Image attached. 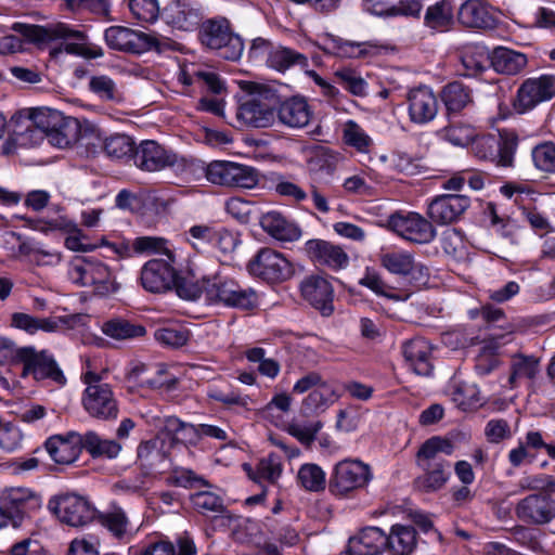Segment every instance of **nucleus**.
<instances>
[{"instance_id":"nucleus-7","label":"nucleus","mask_w":555,"mask_h":555,"mask_svg":"<svg viewBox=\"0 0 555 555\" xmlns=\"http://www.w3.org/2000/svg\"><path fill=\"white\" fill-rule=\"evenodd\" d=\"M49 507L61 522L76 528L90 524L96 516V511L90 502L74 493L51 499Z\"/></svg>"},{"instance_id":"nucleus-27","label":"nucleus","mask_w":555,"mask_h":555,"mask_svg":"<svg viewBox=\"0 0 555 555\" xmlns=\"http://www.w3.org/2000/svg\"><path fill=\"white\" fill-rule=\"evenodd\" d=\"M162 435L142 441L137 449V464L146 474H153L165 463L167 453L164 449L165 441Z\"/></svg>"},{"instance_id":"nucleus-60","label":"nucleus","mask_w":555,"mask_h":555,"mask_svg":"<svg viewBox=\"0 0 555 555\" xmlns=\"http://www.w3.org/2000/svg\"><path fill=\"white\" fill-rule=\"evenodd\" d=\"M520 491H540L539 493L555 492V478L551 475L524 476L518 481Z\"/></svg>"},{"instance_id":"nucleus-36","label":"nucleus","mask_w":555,"mask_h":555,"mask_svg":"<svg viewBox=\"0 0 555 555\" xmlns=\"http://www.w3.org/2000/svg\"><path fill=\"white\" fill-rule=\"evenodd\" d=\"M459 21L466 27L487 28L493 25L489 8L481 0H467L459 10Z\"/></svg>"},{"instance_id":"nucleus-32","label":"nucleus","mask_w":555,"mask_h":555,"mask_svg":"<svg viewBox=\"0 0 555 555\" xmlns=\"http://www.w3.org/2000/svg\"><path fill=\"white\" fill-rule=\"evenodd\" d=\"M278 117L287 127L302 128L309 124L311 111L306 100L294 96L281 104Z\"/></svg>"},{"instance_id":"nucleus-9","label":"nucleus","mask_w":555,"mask_h":555,"mask_svg":"<svg viewBox=\"0 0 555 555\" xmlns=\"http://www.w3.org/2000/svg\"><path fill=\"white\" fill-rule=\"evenodd\" d=\"M372 479L370 466L358 460H344L334 467L330 490L336 495H346L364 488Z\"/></svg>"},{"instance_id":"nucleus-52","label":"nucleus","mask_w":555,"mask_h":555,"mask_svg":"<svg viewBox=\"0 0 555 555\" xmlns=\"http://www.w3.org/2000/svg\"><path fill=\"white\" fill-rule=\"evenodd\" d=\"M99 521L117 539H124L129 532L128 517L120 507L100 514Z\"/></svg>"},{"instance_id":"nucleus-59","label":"nucleus","mask_w":555,"mask_h":555,"mask_svg":"<svg viewBox=\"0 0 555 555\" xmlns=\"http://www.w3.org/2000/svg\"><path fill=\"white\" fill-rule=\"evenodd\" d=\"M532 159L535 167L545 172H555V143L543 142L532 150Z\"/></svg>"},{"instance_id":"nucleus-31","label":"nucleus","mask_w":555,"mask_h":555,"mask_svg":"<svg viewBox=\"0 0 555 555\" xmlns=\"http://www.w3.org/2000/svg\"><path fill=\"white\" fill-rule=\"evenodd\" d=\"M33 229L47 232V231H63L66 233H72L65 240V246L75 251L86 250V246L80 241V230L77 228V224L70 219L60 216L54 219H50L47 221L38 220L36 222H31L29 224Z\"/></svg>"},{"instance_id":"nucleus-13","label":"nucleus","mask_w":555,"mask_h":555,"mask_svg":"<svg viewBox=\"0 0 555 555\" xmlns=\"http://www.w3.org/2000/svg\"><path fill=\"white\" fill-rule=\"evenodd\" d=\"M469 206L468 196L442 194L436 196L428 204L427 214L433 222L446 225L459 221Z\"/></svg>"},{"instance_id":"nucleus-4","label":"nucleus","mask_w":555,"mask_h":555,"mask_svg":"<svg viewBox=\"0 0 555 555\" xmlns=\"http://www.w3.org/2000/svg\"><path fill=\"white\" fill-rule=\"evenodd\" d=\"M204 295L207 301L238 309L257 306V295L251 288L242 287L230 278L214 276L204 280Z\"/></svg>"},{"instance_id":"nucleus-25","label":"nucleus","mask_w":555,"mask_h":555,"mask_svg":"<svg viewBox=\"0 0 555 555\" xmlns=\"http://www.w3.org/2000/svg\"><path fill=\"white\" fill-rule=\"evenodd\" d=\"M168 25L183 31H191L201 21L199 12L185 0H173L164 10Z\"/></svg>"},{"instance_id":"nucleus-14","label":"nucleus","mask_w":555,"mask_h":555,"mask_svg":"<svg viewBox=\"0 0 555 555\" xmlns=\"http://www.w3.org/2000/svg\"><path fill=\"white\" fill-rule=\"evenodd\" d=\"M555 95V77L543 75L527 79L518 89L516 107L520 112L533 108Z\"/></svg>"},{"instance_id":"nucleus-62","label":"nucleus","mask_w":555,"mask_h":555,"mask_svg":"<svg viewBox=\"0 0 555 555\" xmlns=\"http://www.w3.org/2000/svg\"><path fill=\"white\" fill-rule=\"evenodd\" d=\"M234 163L215 160L206 168V178L209 182L222 186H231Z\"/></svg>"},{"instance_id":"nucleus-24","label":"nucleus","mask_w":555,"mask_h":555,"mask_svg":"<svg viewBox=\"0 0 555 555\" xmlns=\"http://www.w3.org/2000/svg\"><path fill=\"white\" fill-rule=\"evenodd\" d=\"M46 448L51 459L57 463L67 465L75 462L82 448V435L69 433L67 437L55 436L48 439Z\"/></svg>"},{"instance_id":"nucleus-19","label":"nucleus","mask_w":555,"mask_h":555,"mask_svg":"<svg viewBox=\"0 0 555 555\" xmlns=\"http://www.w3.org/2000/svg\"><path fill=\"white\" fill-rule=\"evenodd\" d=\"M176 281V270L164 259H152L142 268V285L151 293L166 292L172 287Z\"/></svg>"},{"instance_id":"nucleus-8","label":"nucleus","mask_w":555,"mask_h":555,"mask_svg":"<svg viewBox=\"0 0 555 555\" xmlns=\"http://www.w3.org/2000/svg\"><path fill=\"white\" fill-rule=\"evenodd\" d=\"M22 376H33L35 380H49L57 386L66 384V377L52 354L46 350L38 351L34 347H23Z\"/></svg>"},{"instance_id":"nucleus-28","label":"nucleus","mask_w":555,"mask_h":555,"mask_svg":"<svg viewBox=\"0 0 555 555\" xmlns=\"http://www.w3.org/2000/svg\"><path fill=\"white\" fill-rule=\"evenodd\" d=\"M260 225L270 236L281 242H295L301 236L300 228L278 211L262 215Z\"/></svg>"},{"instance_id":"nucleus-18","label":"nucleus","mask_w":555,"mask_h":555,"mask_svg":"<svg viewBox=\"0 0 555 555\" xmlns=\"http://www.w3.org/2000/svg\"><path fill=\"white\" fill-rule=\"evenodd\" d=\"M410 120L416 125L431 121L438 113V100L428 87L422 86L409 91L406 95Z\"/></svg>"},{"instance_id":"nucleus-49","label":"nucleus","mask_w":555,"mask_h":555,"mask_svg":"<svg viewBox=\"0 0 555 555\" xmlns=\"http://www.w3.org/2000/svg\"><path fill=\"white\" fill-rule=\"evenodd\" d=\"M452 401L463 411L474 410L482 404L479 388L475 384L462 383L454 387Z\"/></svg>"},{"instance_id":"nucleus-42","label":"nucleus","mask_w":555,"mask_h":555,"mask_svg":"<svg viewBox=\"0 0 555 555\" xmlns=\"http://www.w3.org/2000/svg\"><path fill=\"white\" fill-rule=\"evenodd\" d=\"M238 115L246 124L256 128L269 127L275 116L272 108L256 100L247 101L241 105Z\"/></svg>"},{"instance_id":"nucleus-15","label":"nucleus","mask_w":555,"mask_h":555,"mask_svg":"<svg viewBox=\"0 0 555 555\" xmlns=\"http://www.w3.org/2000/svg\"><path fill=\"white\" fill-rule=\"evenodd\" d=\"M133 160L140 169L153 172L175 166L178 157L157 142L146 140L135 149Z\"/></svg>"},{"instance_id":"nucleus-47","label":"nucleus","mask_w":555,"mask_h":555,"mask_svg":"<svg viewBox=\"0 0 555 555\" xmlns=\"http://www.w3.org/2000/svg\"><path fill=\"white\" fill-rule=\"evenodd\" d=\"M442 101L449 112H460L472 102L470 90L461 82H450L443 88Z\"/></svg>"},{"instance_id":"nucleus-41","label":"nucleus","mask_w":555,"mask_h":555,"mask_svg":"<svg viewBox=\"0 0 555 555\" xmlns=\"http://www.w3.org/2000/svg\"><path fill=\"white\" fill-rule=\"evenodd\" d=\"M461 62L466 76H475L482 73L488 64H491V54L486 47L480 44H466L461 52Z\"/></svg>"},{"instance_id":"nucleus-26","label":"nucleus","mask_w":555,"mask_h":555,"mask_svg":"<svg viewBox=\"0 0 555 555\" xmlns=\"http://www.w3.org/2000/svg\"><path fill=\"white\" fill-rule=\"evenodd\" d=\"M17 118L25 119L28 124L26 130L33 127L42 133H56L63 125V116L59 111L50 109L47 107L27 108L20 112Z\"/></svg>"},{"instance_id":"nucleus-57","label":"nucleus","mask_w":555,"mask_h":555,"mask_svg":"<svg viewBox=\"0 0 555 555\" xmlns=\"http://www.w3.org/2000/svg\"><path fill=\"white\" fill-rule=\"evenodd\" d=\"M12 324L28 333H35L38 330L46 332H53L56 328V323L49 319H39L26 313H14L12 315Z\"/></svg>"},{"instance_id":"nucleus-10","label":"nucleus","mask_w":555,"mask_h":555,"mask_svg":"<svg viewBox=\"0 0 555 555\" xmlns=\"http://www.w3.org/2000/svg\"><path fill=\"white\" fill-rule=\"evenodd\" d=\"M248 271L267 282L275 283L289 279L294 273V267L283 254L271 248H262L248 262Z\"/></svg>"},{"instance_id":"nucleus-64","label":"nucleus","mask_w":555,"mask_h":555,"mask_svg":"<svg viewBox=\"0 0 555 555\" xmlns=\"http://www.w3.org/2000/svg\"><path fill=\"white\" fill-rule=\"evenodd\" d=\"M89 89L104 101H115L119 99L116 83L105 75L91 77L89 80Z\"/></svg>"},{"instance_id":"nucleus-11","label":"nucleus","mask_w":555,"mask_h":555,"mask_svg":"<svg viewBox=\"0 0 555 555\" xmlns=\"http://www.w3.org/2000/svg\"><path fill=\"white\" fill-rule=\"evenodd\" d=\"M431 222L417 212L393 214L387 220L390 230L417 244L429 243L436 237V229Z\"/></svg>"},{"instance_id":"nucleus-12","label":"nucleus","mask_w":555,"mask_h":555,"mask_svg":"<svg viewBox=\"0 0 555 555\" xmlns=\"http://www.w3.org/2000/svg\"><path fill=\"white\" fill-rule=\"evenodd\" d=\"M515 515L527 525H547L555 517V500L545 493L528 494L516 503Z\"/></svg>"},{"instance_id":"nucleus-48","label":"nucleus","mask_w":555,"mask_h":555,"mask_svg":"<svg viewBox=\"0 0 555 555\" xmlns=\"http://www.w3.org/2000/svg\"><path fill=\"white\" fill-rule=\"evenodd\" d=\"M297 481L305 490L319 492L325 489V473L319 465L307 463L300 466Z\"/></svg>"},{"instance_id":"nucleus-39","label":"nucleus","mask_w":555,"mask_h":555,"mask_svg":"<svg viewBox=\"0 0 555 555\" xmlns=\"http://www.w3.org/2000/svg\"><path fill=\"white\" fill-rule=\"evenodd\" d=\"M17 255H24L29 262L38 267H54L62 260L61 253L46 249L40 243L30 238L29 242H23L16 249Z\"/></svg>"},{"instance_id":"nucleus-43","label":"nucleus","mask_w":555,"mask_h":555,"mask_svg":"<svg viewBox=\"0 0 555 555\" xmlns=\"http://www.w3.org/2000/svg\"><path fill=\"white\" fill-rule=\"evenodd\" d=\"M244 469L255 481L274 483L282 474V463L278 455L269 454L267 457L259 461L255 472L248 464H244Z\"/></svg>"},{"instance_id":"nucleus-58","label":"nucleus","mask_w":555,"mask_h":555,"mask_svg":"<svg viewBox=\"0 0 555 555\" xmlns=\"http://www.w3.org/2000/svg\"><path fill=\"white\" fill-rule=\"evenodd\" d=\"M323 423L321 421L309 422L300 424L292 422L287 425L286 431L296 438L300 443L310 446L317 437V434L322 429Z\"/></svg>"},{"instance_id":"nucleus-40","label":"nucleus","mask_w":555,"mask_h":555,"mask_svg":"<svg viewBox=\"0 0 555 555\" xmlns=\"http://www.w3.org/2000/svg\"><path fill=\"white\" fill-rule=\"evenodd\" d=\"M454 447L450 440L440 437H433L426 440L416 454L417 465L421 468H428L433 463L446 462L438 456L442 452L447 455L453 453Z\"/></svg>"},{"instance_id":"nucleus-54","label":"nucleus","mask_w":555,"mask_h":555,"mask_svg":"<svg viewBox=\"0 0 555 555\" xmlns=\"http://www.w3.org/2000/svg\"><path fill=\"white\" fill-rule=\"evenodd\" d=\"M338 396L334 387L324 380L313 389L304 400V404L310 410L324 411L327 406L337 400Z\"/></svg>"},{"instance_id":"nucleus-17","label":"nucleus","mask_w":555,"mask_h":555,"mask_svg":"<svg viewBox=\"0 0 555 555\" xmlns=\"http://www.w3.org/2000/svg\"><path fill=\"white\" fill-rule=\"evenodd\" d=\"M165 429L173 434L172 439L179 442L195 443L197 438L209 437L220 441L228 439V433L224 428L210 424H199L197 426L184 424L176 417L165 420Z\"/></svg>"},{"instance_id":"nucleus-29","label":"nucleus","mask_w":555,"mask_h":555,"mask_svg":"<svg viewBox=\"0 0 555 555\" xmlns=\"http://www.w3.org/2000/svg\"><path fill=\"white\" fill-rule=\"evenodd\" d=\"M83 139L88 141V145L91 144L94 147L103 149L107 156L113 158L133 157L135 151L134 142L126 134H113L103 138L100 133H93L85 135Z\"/></svg>"},{"instance_id":"nucleus-50","label":"nucleus","mask_w":555,"mask_h":555,"mask_svg":"<svg viewBox=\"0 0 555 555\" xmlns=\"http://www.w3.org/2000/svg\"><path fill=\"white\" fill-rule=\"evenodd\" d=\"M448 467L449 463L446 461L433 463L428 468H422L425 474L416 480L418 487L425 491L439 490L448 480Z\"/></svg>"},{"instance_id":"nucleus-23","label":"nucleus","mask_w":555,"mask_h":555,"mask_svg":"<svg viewBox=\"0 0 555 555\" xmlns=\"http://www.w3.org/2000/svg\"><path fill=\"white\" fill-rule=\"evenodd\" d=\"M433 346L425 338L416 337L403 345L405 361L415 374L429 376L433 372Z\"/></svg>"},{"instance_id":"nucleus-55","label":"nucleus","mask_w":555,"mask_h":555,"mask_svg":"<svg viewBox=\"0 0 555 555\" xmlns=\"http://www.w3.org/2000/svg\"><path fill=\"white\" fill-rule=\"evenodd\" d=\"M440 133L444 140L456 146L467 145L475 137L473 127L462 120L451 121Z\"/></svg>"},{"instance_id":"nucleus-30","label":"nucleus","mask_w":555,"mask_h":555,"mask_svg":"<svg viewBox=\"0 0 555 555\" xmlns=\"http://www.w3.org/2000/svg\"><path fill=\"white\" fill-rule=\"evenodd\" d=\"M508 385L516 388L521 380L532 382L540 372V359L534 356L514 353L509 361Z\"/></svg>"},{"instance_id":"nucleus-35","label":"nucleus","mask_w":555,"mask_h":555,"mask_svg":"<svg viewBox=\"0 0 555 555\" xmlns=\"http://www.w3.org/2000/svg\"><path fill=\"white\" fill-rule=\"evenodd\" d=\"M321 49L328 54L339 57H362L370 54L375 47L369 42L349 41L327 35Z\"/></svg>"},{"instance_id":"nucleus-34","label":"nucleus","mask_w":555,"mask_h":555,"mask_svg":"<svg viewBox=\"0 0 555 555\" xmlns=\"http://www.w3.org/2000/svg\"><path fill=\"white\" fill-rule=\"evenodd\" d=\"M380 266L389 273L408 276L418 271L423 273L424 267L417 263L414 256L409 251H387L379 256Z\"/></svg>"},{"instance_id":"nucleus-1","label":"nucleus","mask_w":555,"mask_h":555,"mask_svg":"<svg viewBox=\"0 0 555 555\" xmlns=\"http://www.w3.org/2000/svg\"><path fill=\"white\" fill-rule=\"evenodd\" d=\"M12 29L34 43H46L55 39H76L77 42H67L64 46V50L70 54L90 59H96L103 54L100 48H91L85 42V36L81 31L70 29L66 24L39 26L14 23Z\"/></svg>"},{"instance_id":"nucleus-46","label":"nucleus","mask_w":555,"mask_h":555,"mask_svg":"<svg viewBox=\"0 0 555 555\" xmlns=\"http://www.w3.org/2000/svg\"><path fill=\"white\" fill-rule=\"evenodd\" d=\"M103 333L114 339L124 340L141 337L145 334V327L140 324H133L127 320L116 319L103 324Z\"/></svg>"},{"instance_id":"nucleus-63","label":"nucleus","mask_w":555,"mask_h":555,"mask_svg":"<svg viewBox=\"0 0 555 555\" xmlns=\"http://www.w3.org/2000/svg\"><path fill=\"white\" fill-rule=\"evenodd\" d=\"M190 276H181L177 273V281L172 286L176 287V292L179 297L186 300H196L204 293V284L198 285L193 281L196 273L193 269H189Z\"/></svg>"},{"instance_id":"nucleus-20","label":"nucleus","mask_w":555,"mask_h":555,"mask_svg":"<svg viewBox=\"0 0 555 555\" xmlns=\"http://www.w3.org/2000/svg\"><path fill=\"white\" fill-rule=\"evenodd\" d=\"M305 250L313 262L333 270L345 269L349 264V256L344 248L328 241L309 240Z\"/></svg>"},{"instance_id":"nucleus-37","label":"nucleus","mask_w":555,"mask_h":555,"mask_svg":"<svg viewBox=\"0 0 555 555\" xmlns=\"http://www.w3.org/2000/svg\"><path fill=\"white\" fill-rule=\"evenodd\" d=\"M386 538V548L391 555H411L416 547V531L412 526L393 525Z\"/></svg>"},{"instance_id":"nucleus-3","label":"nucleus","mask_w":555,"mask_h":555,"mask_svg":"<svg viewBox=\"0 0 555 555\" xmlns=\"http://www.w3.org/2000/svg\"><path fill=\"white\" fill-rule=\"evenodd\" d=\"M86 389L82 395V406L87 413L98 420L108 421L118 416V402L109 384L102 382V376L92 371L83 374Z\"/></svg>"},{"instance_id":"nucleus-2","label":"nucleus","mask_w":555,"mask_h":555,"mask_svg":"<svg viewBox=\"0 0 555 555\" xmlns=\"http://www.w3.org/2000/svg\"><path fill=\"white\" fill-rule=\"evenodd\" d=\"M69 280L80 286L90 287L98 295H108L118 289L112 270L100 259L76 256L68 264Z\"/></svg>"},{"instance_id":"nucleus-6","label":"nucleus","mask_w":555,"mask_h":555,"mask_svg":"<svg viewBox=\"0 0 555 555\" xmlns=\"http://www.w3.org/2000/svg\"><path fill=\"white\" fill-rule=\"evenodd\" d=\"M202 41L210 49L219 50L220 56L229 61H237L244 51L240 36L234 35L227 20H212L204 25Z\"/></svg>"},{"instance_id":"nucleus-5","label":"nucleus","mask_w":555,"mask_h":555,"mask_svg":"<svg viewBox=\"0 0 555 555\" xmlns=\"http://www.w3.org/2000/svg\"><path fill=\"white\" fill-rule=\"evenodd\" d=\"M106 43L115 50L141 54L152 49L162 51L166 46L154 35L122 26H112L104 34Z\"/></svg>"},{"instance_id":"nucleus-16","label":"nucleus","mask_w":555,"mask_h":555,"mask_svg":"<svg viewBox=\"0 0 555 555\" xmlns=\"http://www.w3.org/2000/svg\"><path fill=\"white\" fill-rule=\"evenodd\" d=\"M300 293L312 307L330 315L333 310L334 291L332 284L322 275L306 276L300 283Z\"/></svg>"},{"instance_id":"nucleus-21","label":"nucleus","mask_w":555,"mask_h":555,"mask_svg":"<svg viewBox=\"0 0 555 555\" xmlns=\"http://www.w3.org/2000/svg\"><path fill=\"white\" fill-rule=\"evenodd\" d=\"M386 533L378 527H366L348 541L340 555H378L386 548Z\"/></svg>"},{"instance_id":"nucleus-38","label":"nucleus","mask_w":555,"mask_h":555,"mask_svg":"<svg viewBox=\"0 0 555 555\" xmlns=\"http://www.w3.org/2000/svg\"><path fill=\"white\" fill-rule=\"evenodd\" d=\"M527 65V56L524 53L499 47L491 53V66L500 74L516 75Z\"/></svg>"},{"instance_id":"nucleus-33","label":"nucleus","mask_w":555,"mask_h":555,"mask_svg":"<svg viewBox=\"0 0 555 555\" xmlns=\"http://www.w3.org/2000/svg\"><path fill=\"white\" fill-rule=\"evenodd\" d=\"M0 503L10 509L25 513L40 507V498L25 487H10L2 490Z\"/></svg>"},{"instance_id":"nucleus-61","label":"nucleus","mask_w":555,"mask_h":555,"mask_svg":"<svg viewBox=\"0 0 555 555\" xmlns=\"http://www.w3.org/2000/svg\"><path fill=\"white\" fill-rule=\"evenodd\" d=\"M192 504L202 514L222 513L224 509L222 499L210 491H199L191 496Z\"/></svg>"},{"instance_id":"nucleus-45","label":"nucleus","mask_w":555,"mask_h":555,"mask_svg":"<svg viewBox=\"0 0 555 555\" xmlns=\"http://www.w3.org/2000/svg\"><path fill=\"white\" fill-rule=\"evenodd\" d=\"M82 448L93 457L106 456L116 457L121 451V446L115 440L102 439L96 433L88 431L82 435Z\"/></svg>"},{"instance_id":"nucleus-53","label":"nucleus","mask_w":555,"mask_h":555,"mask_svg":"<svg viewBox=\"0 0 555 555\" xmlns=\"http://www.w3.org/2000/svg\"><path fill=\"white\" fill-rule=\"evenodd\" d=\"M360 284L370 288L379 296H384L396 301H405L411 296L408 291L393 292L392 287L387 285L380 275L375 272H366L361 279Z\"/></svg>"},{"instance_id":"nucleus-22","label":"nucleus","mask_w":555,"mask_h":555,"mask_svg":"<svg viewBox=\"0 0 555 555\" xmlns=\"http://www.w3.org/2000/svg\"><path fill=\"white\" fill-rule=\"evenodd\" d=\"M166 373L167 369L164 364L149 366L142 362H132L127 372V379L141 387L170 388L176 380L164 377Z\"/></svg>"},{"instance_id":"nucleus-56","label":"nucleus","mask_w":555,"mask_h":555,"mask_svg":"<svg viewBox=\"0 0 555 555\" xmlns=\"http://www.w3.org/2000/svg\"><path fill=\"white\" fill-rule=\"evenodd\" d=\"M335 82L357 96L366 93V81L353 69L345 67L334 73Z\"/></svg>"},{"instance_id":"nucleus-51","label":"nucleus","mask_w":555,"mask_h":555,"mask_svg":"<svg viewBox=\"0 0 555 555\" xmlns=\"http://www.w3.org/2000/svg\"><path fill=\"white\" fill-rule=\"evenodd\" d=\"M425 25L433 28L442 30L448 28L453 21V10L451 4L441 0L434 5H430L425 13Z\"/></svg>"},{"instance_id":"nucleus-44","label":"nucleus","mask_w":555,"mask_h":555,"mask_svg":"<svg viewBox=\"0 0 555 555\" xmlns=\"http://www.w3.org/2000/svg\"><path fill=\"white\" fill-rule=\"evenodd\" d=\"M308 65V57L305 54L286 47H275L270 54L269 66L279 72H285L293 66L305 69Z\"/></svg>"}]
</instances>
